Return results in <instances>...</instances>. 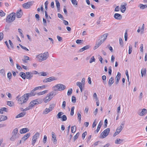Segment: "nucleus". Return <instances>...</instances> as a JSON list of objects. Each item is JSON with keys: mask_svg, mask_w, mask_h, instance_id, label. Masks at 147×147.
Masks as SVG:
<instances>
[{"mask_svg": "<svg viewBox=\"0 0 147 147\" xmlns=\"http://www.w3.org/2000/svg\"><path fill=\"white\" fill-rule=\"evenodd\" d=\"M49 56L48 52H46L40 54L36 56V58L38 59L39 62H42L46 60Z\"/></svg>", "mask_w": 147, "mask_h": 147, "instance_id": "obj_1", "label": "nucleus"}, {"mask_svg": "<svg viewBox=\"0 0 147 147\" xmlns=\"http://www.w3.org/2000/svg\"><path fill=\"white\" fill-rule=\"evenodd\" d=\"M18 130L17 128H16L13 129L12 132V136L10 139L11 141H14L19 138L20 134L19 133L18 134Z\"/></svg>", "mask_w": 147, "mask_h": 147, "instance_id": "obj_2", "label": "nucleus"}, {"mask_svg": "<svg viewBox=\"0 0 147 147\" xmlns=\"http://www.w3.org/2000/svg\"><path fill=\"white\" fill-rule=\"evenodd\" d=\"M16 13H12L8 16L6 18L5 21L8 23H11L14 21L16 17Z\"/></svg>", "mask_w": 147, "mask_h": 147, "instance_id": "obj_3", "label": "nucleus"}, {"mask_svg": "<svg viewBox=\"0 0 147 147\" xmlns=\"http://www.w3.org/2000/svg\"><path fill=\"white\" fill-rule=\"evenodd\" d=\"M66 88V86L62 84H58L53 87V89H55L57 91L64 90Z\"/></svg>", "mask_w": 147, "mask_h": 147, "instance_id": "obj_4", "label": "nucleus"}, {"mask_svg": "<svg viewBox=\"0 0 147 147\" xmlns=\"http://www.w3.org/2000/svg\"><path fill=\"white\" fill-rule=\"evenodd\" d=\"M28 100V98L24 96V95L20 97L18 100V102L20 104L22 105V104L26 102Z\"/></svg>", "mask_w": 147, "mask_h": 147, "instance_id": "obj_5", "label": "nucleus"}, {"mask_svg": "<svg viewBox=\"0 0 147 147\" xmlns=\"http://www.w3.org/2000/svg\"><path fill=\"white\" fill-rule=\"evenodd\" d=\"M110 131L109 128H108L105 130L101 134V138H105L108 134Z\"/></svg>", "mask_w": 147, "mask_h": 147, "instance_id": "obj_6", "label": "nucleus"}, {"mask_svg": "<svg viewBox=\"0 0 147 147\" xmlns=\"http://www.w3.org/2000/svg\"><path fill=\"white\" fill-rule=\"evenodd\" d=\"M40 136L38 132L36 133L33 136L32 141V144L34 146L36 142L37 139Z\"/></svg>", "mask_w": 147, "mask_h": 147, "instance_id": "obj_7", "label": "nucleus"}, {"mask_svg": "<svg viewBox=\"0 0 147 147\" xmlns=\"http://www.w3.org/2000/svg\"><path fill=\"white\" fill-rule=\"evenodd\" d=\"M33 2L32 1H29L24 3L22 5V6L24 8L26 9L29 8L33 4Z\"/></svg>", "mask_w": 147, "mask_h": 147, "instance_id": "obj_8", "label": "nucleus"}, {"mask_svg": "<svg viewBox=\"0 0 147 147\" xmlns=\"http://www.w3.org/2000/svg\"><path fill=\"white\" fill-rule=\"evenodd\" d=\"M36 94V92H34V91H33V90H32L30 92L24 94V96H25L28 99L29 97L34 96Z\"/></svg>", "mask_w": 147, "mask_h": 147, "instance_id": "obj_9", "label": "nucleus"}, {"mask_svg": "<svg viewBox=\"0 0 147 147\" xmlns=\"http://www.w3.org/2000/svg\"><path fill=\"white\" fill-rule=\"evenodd\" d=\"M55 78L54 77H50L48 78H45L43 80L44 83H47L48 82H51L52 81L55 80Z\"/></svg>", "mask_w": 147, "mask_h": 147, "instance_id": "obj_10", "label": "nucleus"}, {"mask_svg": "<svg viewBox=\"0 0 147 147\" xmlns=\"http://www.w3.org/2000/svg\"><path fill=\"white\" fill-rule=\"evenodd\" d=\"M53 98L50 96V94H48L46 96L45 98L43 99L44 102L46 103L49 101Z\"/></svg>", "mask_w": 147, "mask_h": 147, "instance_id": "obj_11", "label": "nucleus"}, {"mask_svg": "<svg viewBox=\"0 0 147 147\" xmlns=\"http://www.w3.org/2000/svg\"><path fill=\"white\" fill-rule=\"evenodd\" d=\"M23 12L21 9L17 10L16 12V17L18 18H20L23 15Z\"/></svg>", "mask_w": 147, "mask_h": 147, "instance_id": "obj_12", "label": "nucleus"}, {"mask_svg": "<svg viewBox=\"0 0 147 147\" xmlns=\"http://www.w3.org/2000/svg\"><path fill=\"white\" fill-rule=\"evenodd\" d=\"M53 90L49 93L50 96L53 98L57 94V91L55 89H53Z\"/></svg>", "mask_w": 147, "mask_h": 147, "instance_id": "obj_13", "label": "nucleus"}, {"mask_svg": "<svg viewBox=\"0 0 147 147\" xmlns=\"http://www.w3.org/2000/svg\"><path fill=\"white\" fill-rule=\"evenodd\" d=\"M147 113V110L145 109H142L141 112L138 113V114L140 116H142L145 115Z\"/></svg>", "mask_w": 147, "mask_h": 147, "instance_id": "obj_14", "label": "nucleus"}, {"mask_svg": "<svg viewBox=\"0 0 147 147\" xmlns=\"http://www.w3.org/2000/svg\"><path fill=\"white\" fill-rule=\"evenodd\" d=\"M33 76L32 72H26V78L29 80L31 79L32 77Z\"/></svg>", "mask_w": 147, "mask_h": 147, "instance_id": "obj_15", "label": "nucleus"}, {"mask_svg": "<svg viewBox=\"0 0 147 147\" xmlns=\"http://www.w3.org/2000/svg\"><path fill=\"white\" fill-rule=\"evenodd\" d=\"M114 17L115 19L118 20H120L122 18L121 15V14L117 13L115 14Z\"/></svg>", "mask_w": 147, "mask_h": 147, "instance_id": "obj_16", "label": "nucleus"}, {"mask_svg": "<svg viewBox=\"0 0 147 147\" xmlns=\"http://www.w3.org/2000/svg\"><path fill=\"white\" fill-rule=\"evenodd\" d=\"M30 135V133H28L26 134L22 138V140H23V142H24L29 137Z\"/></svg>", "mask_w": 147, "mask_h": 147, "instance_id": "obj_17", "label": "nucleus"}, {"mask_svg": "<svg viewBox=\"0 0 147 147\" xmlns=\"http://www.w3.org/2000/svg\"><path fill=\"white\" fill-rule=\"evenodd\" d=\"M29 131V129L27 128H22L20 130V133L21 134L25 133Z\"/></svg>", "mask_w": 147, "mask_h": 147, "instance_id": "obj_18", "label": "nucleus"}, {"mask_svg": "<svg viewBox=\"0 0 147 147\" xmlns=\"http://www.w3.org/2000/svg\"><path fill=\"white\" fill-rule=\"evenodd\" d=\"M108 35V34L106 33L101 36V40H102L103 42L106 40Z\"/></svg>", "mask_w": 147, "mask_h": 147, "instance_id": "obj_19", "label": "nucleus"}, {"mask_svg": "<svg viewBox=\"0 0 147 147\" xmlns=\"http://www.w3.org/2000/svg\"><path fill=\"white\" fill-rule=\"evenodd\" d=\"M124 141V139L117 138L115 141V143L116 144H119L121 143Z\"/></svg>", "mask_w": 147, "mask_h": 147, "instance_id": "obj_20", "label": "nucleus"}, {"mask_svg": "<svg viewBox=\"0 0 147 147\" xmlns=\"http://www.w3.org/2000/svg\"><path fill=\"white\" fill-rule=\"evenodd\" d=\"M114 79L113 77H111L109 80L108 82V85L109 86H111L114 82Z\"/></svg>", "mask_w": 147, "mask_h": 147, "instance_id": "obj_21", "label": "nucleus"}, {"mask_svg": "<svg viewBox=\"0 0 147 147\" xmlns=\"http://www.w3.org/2000/svg\"><path fill=\"white\" fill-rule=\"evenodd\" d=\"M90 47V45H86L80 49L79 50V51L80 52H82L86 50L89 49Z\"/></svg>", "mask_w": 147, "mask_h": 147, "instance_id": "obj_22", "label": "nucleus"}, {"mask_svg": "<svg viewBox=\"0 0 147 147\" xmlns=\"http://www.w3.org/2000/svg\"><path fill=\"white\" fill-rule=\"evenodd\" d=\"M52 138H53L52 140L54 142H57V140L56 139V136L55 135V133L53 132H52Z\"/></svg>", "mask_w": 147, "mask_h": 147, "instance_id": "obj_23", "label": "nucleus"}, {"mask_svg": "<svg viewBox=\"0 0 147 147\" xmlns=\"http://www.w3.org/2000/svg\"><path fill=\"white\" fill-rule=\"evenodd\" d=\"M7 119V116L1 115L0 116V122L6 120Z\"/></svg>", "mask_w": 147, "mask_h": 147, "instance_id": "obj_24", "label": "nucleus"}, {"mask_svg": "<svg viewBox=\"0 0 147 147\" xmlns=\"http://www.w3.org/2000/svg\"><path fill=\"white\" fill-rule=\"evenodd\" d=\"M56 3V5L57 8V11L58 12L59 11L60 9V4L58 1V0H55V1Z\"/></svg>", "mask_w": 147, "mask_h": 147, "instance_id": "obj_25", "label": "nucleus"}, {"mask_svg": "<svg viewBox=\"0 0 147 147\" xmlns=\"http://www.w3.org/2000/svg\"><path fill=\"white\" fill-rule=\"evenodd\" d=\"M103 43L102 40H100L99 42L97 44H96L95 46L94 47V49H95L97 48L101 44Z\"/></svg>", "mask_w": 147, "mask_h": 147, "instance_id": "obj_26", "label": "nucleus"}, {"mask_svg": "<svg viewBox=\"0 0 147 147\" xmlns=\"http://www.w3.org/2000/svg\"><path fill=\"white\" fill-rule=\"evenodd\" d=\"M25 115V112H22L18 115L16 116V118H18L23 117Z\"/></svg>", "mask_w": 147, "mask_h": 147, "instance_id": "obj_27", "label": "nucleus"}, {"mask_svg": "<svg viewBox=\"0 0 147 147\" xmlns=\"http://www.w3.org/2000/svg\"><path fill=\"white\" fill-rule=\"evenodd\" d=\"M120 10L121 11L122 13H124L126 10L125 5H121Z\"/></svg>", "mask_w": 147, "mask_h": 147, "instance_id": "obj_28", "label": "nucleus"}, {"mask_svg": "<svg viewBox=\"0 0 147 147\" xmlns=\"http://www.w3.org/2000/svg\"><path fill=\"white\" fill-rule=\"evenodd\" d=\"M139 7L140 9H143L147 7V5H143L141 4L140 5Z\"/></svg>", "mask_w": 147, "mask_h": 147, "instance_id": "obj_29", "label": "nucleus"}, {"mask_svg": "<svg viewBox=\"0 0 147 147\" xmlns=\"http://www.w3.org/2000/svg\"><path fill=\"white\" fill-rule=\"evenodd\" d=\"M55 106V105L54 104H52L50 105L49 107L48 108L50 111H51L54 108Z\"/></svg>", "mask_w": 147, "mask_h": 147, "instance_id": "obj_30", "label": "nucleus"}, {"mask_svg": "<svg viewBox=\"0 0 147 147\" xmlns=\"http://www.w3.org/2000/svg\"><path fill=\"white\" fill-rule=\"evenodd\" d=\"M63 114V113L62 112H60L58 113L57 115V119L61 118L62 116L61 115Z\"/></svg>", "mask_w": 147, "mask_h": 147, "instance_id": "obj_31", "label": "nucleus"}, {"mask_svg": "<svg viewBox=\"0 0 147 147\" xmlns=\"http://www.w3.org/2000/svg\"><path fill=\"white\" fill-rule=\"evenodd\" d=\"M146 72V69H142L141 71V74L142 77H143L144 74H145Z\"/></svg>", "mask_w": 147, "mask_h": 147, "instance_id": "obj_32", "label": "nucleus"}, {"mask_svg": "<svg viewBox=\"0 0 147 147\" xmlns=\"http://www.w3.org/2000/svg\"><path fill=\"white\" fill-rule=\"evenodd\" d=\"M20 75L23 79H25L26 77V75L24 73L21 72L20 73Z\"/></svg>", "mask_w": 147, "mask_h": 147, "instance_id": "obj_33", "label": "nucleus"}, {"mask_svg": "<svg viewBox=\"0 0 147 147\" xmlns=\"http://www.w3.org/2000/svg\"><path fill=\"white\" fill-rule=\"evenodd\" d=\"M76 42L78 44H82L84 43V40H77L76 41Z\"/></svg>", "mask_w": 147, "mask_h": 147, "instance_id": "obj_34", "label": "nucleus"}, {"mask_svg": "<svg viewBox=\"0 0 147 147\" xmlns=\"http://www.w3.org/2000/svg\"><path fill=\"white\" fill-rule=\"evenodd\" d=\"M76 128L75 126H73L71 127V131L72 133H74L76 131Z\"/></svg>", "mask_w": 147, "mask_h": 147, "instance_id": "obj_35", "label": "nucleus"}, {"mask_svg": "<svg viewBox=\"0 0 147 147\" xmlns=\"http://www.w3.org/2000/svg\"><path fill=\"white\" fill-rule=\"evenodd\" d=\"M121 77V74L119 72H118L117 73V76L115 78V80H119L120 79Z\"/></svg>", "mask_w": 147, "mask_h": 147, "instance_id": "obj_36", "label": "nucleus"}, {"mask_svg": "<svg viewBox=\"0 0 147 147\" xmlns=\"http://www.w3.org/2000/svg\"><path fill=\"white\" fill-rule=\"evenodd\" d=\"M50 112V111L48 108H46L45 109V110L43 111V113L44 114H46L48 113L49 112Z\"/></svg>", "mask_w": 147, "mask_h": 147, "instance_id": "obj_37", "label": "nucleus"}, {"mask_svg": "<svg viewBox=\"0 0 147 147\" xmlns=\"http://www.w3.org/2000/svg\"><path fill=\"white\" fill-rule=\"evenodd\" d=\"M80 135V133L79 132L77 133L75 135L74 137V142H75L76 140L77 139L78 136H79Z\"/></svg>", "mask_w": 147, "mask_h": 147, "instance_id": "obj_38", "label": "nucleus"}, {"mask_svg": "<svg viewBox=\"0 0 147 147\" xmlns=\"http://www.w3.org/2000/svg\"><path fill=\"white\" fill-rule=\"evenodd\" d=\"M87 91H85L84 93V96L83 97V98L85 100H86L87 99Z\"/></svg>", "mask_w": 147, "mask_h": 147, "instance_id": "obj_39", "label": "nucleus"}, {"mask_svg": "<svg viewBox=\"0 0 147 147\" xmlns=\"http://www.w3.org/2000/svg\"><path fill=\"white\" fill-rule=\"evenodd\" d=\"M0 72L3 76H5V71L4 69H1L0 71Z\"/></svg>", "mask_w": 147, "mask_h": 147, "instance_id": "obj_40", "label": "nucleus"}, {"mask_svg": "<svg viewBox=\"0 0 147 147\" xmlns=\"http://www.w3.org/2000/svg\"><path fill=\"white\" fill-rule=\"evenodd\" d=\"M119 42L120 45L121 47H123V41L121 38H119Z\"/></svg>", "mask_w": 147, "mask_h": 147, "instance_id": "obj_41", "label": "nucleus"}, {"mask_svg": "<svg viewBox=\"0 0 147 147\" xmlns=\"http://www.w3.org/2000/svg\"><path fill=\"white\" fill-rule=\"evenodd\" d=\"M61 118L62 119V121H65L67 119V117L65 115H63Z\"/></svg>", "mask_w": 147, "mask_h": 147, "instance_id": "obj_42", "label": "nucleus"}, {"mask_svg": "<svg viewBox=\"0 0 147 147\" xmlns=\"http://www.w3.org/2000/svg\"><path fill=\"white\" fill-rule=\"evenodd\" d=\"M5 13L2 10H0V16L3 17L5 16Z\"/></svg>", "mask_w": 147, "mask_h": 147, "instance_id": "obj_43", "label": "nucleus"}, {"mask_svg": "<svg viewBox=\"0 0 147 147\" xmlns=\"http://www.w3.org/2000/svg\"><path fill=\"white\" fill-rule=\"evenodd\" d=\"M72 92V88H70L69 90L67 92V95L68 96H69L71 94Z\"/></svg>", "mask_w": 147, "mask_h": 147, "instance_id": "obj_44", "label": "nucleus"}, {"mask_svg": "<svg viewBox=\"0 0 147 147\" xmlns=\"http://www.w3.org/2000/svg\"><path fill=\"white\" fill-rule=\"evenodd\" d=\"M95 61V59L94 57V56H92L90 59L89 62L90 63H92V62Z\"/></svg>", "mask_w": 147, "mask_h": 147, "instance_id": "obj_45", "label": "nucleus"}, {"mask_svg": "<svg viewBox=\"0 0 147 147\" xmlns=\"http://www.w3.org/2000/svg\"><path fill=\"white\" fill-rule=\"evenodd\" d=\"M35 104L32 101H31L29 104V106L30 107L31 109H32V107L35 105Z\"/></svg>", "mask_w": 147, "mask_h": 147, "instance_id": "obj_46", "label": "nucleus"}, {"mask_svg": "<svg viewBox=\"0 0 147 147\" xmlns=\"http://www.w3.org/2000/svg\"><path fill=\"white\" fill-rule=\"evenodd\" d=\"M13 102L10 101H8L7 105L10 107H12L13 105Z\"/></svg>", "mask_w": 147, "mask_h": 147, "instance_id": "obj_47", "label": "nucleus"}, {"mask_svg": "<svg viewBox=\"0 0 147 147\" xmlns=\"http://www.w3.org/2000/svg\"><path fill=\"white\" fill-rule=\"evenodd\" d=\"M71 2L72 4L74 5H78V2L76 1V0H71Z\"/></svg>", "mask_w": 147, "mask_h": 147, "instance_id": "obj_48", "label": "nucleus"}, {"mask_svg": "<svg viewBox=\"0 0 147 147\" xmlns=\"http://www.w3.org/2000/svg\"><path fill=\"white\" fill-rule=\"evenodd\" d=\"M39 73V74H40V76H47L46 73L42 71Z\"/></svg>", "mask_w": 147, "mask_h": 147, "instance_id": "obj_49", "label": "nucleus"}, {"mask_svg": "<svg viewBox=\"0 0 147 147\" xmlns=\"http://www.w3.org/2000/svg\"><path fill=\"white\" fill-rule=\"evenodd\" d=\"M74 107H71V112L70 113V115L71 116H73L74 114Z\"/></svg>", "mask_w": 147, "mask_h": 147, "instance_id": "obj_50", "label": "nucleus"}, {"mask_svg": "<svg viewBox=\"0 0 147 147\" xmlns=\"http://www.w3.org/2000/svg\"><path fill=\"white\" fill-rule=\"evenodd\" d=\"M39 101H40L39 99H36L32 101L35 104V105L40 103L39 102H38Z\"/></svg>", "mask_w": 147, "mask_h": 147, "instance_id": "obj_51", "label": "nucleus"}, {"mask_svg": "<svg viewBox=\"0 0 147 147\" xmlns=\"http://www.w3.org/2000/svg\"><path fill=\"white\" fill-rule=\"evenodd\" d=\"M77 115L78 116V119L79 121L80 122L81 120V115L79 113H77Z\"/></svg>", "mask_w": 147, "mask_h": 147, "instance_id": "obj_52", "label": "nucleus"}, {"mask_svg": "<svg viewBox=\"0 0 147 147\" xmlns=\"http://www.w3.org/2000/svg\"><path fill=\"white\" fill-rule=\"evenodd\" d=\"M19 45L22 49H24L26 51H29V50L26 47L23 46L22 45H20V44H19Z\"/></svg>", "mask_w": 147, "mask_h": 147, "instance_id": "obj_53", "label": "nucleus"}, {"mask_svg": "<svg viewBox=\"0 0 147 147\" xmlns=\"http://www.w3.org/2000/svg\"><path fill=\"white\" fill-rule=\"evenodd\" d=\"M12 74L10 72H8L7 74V77L9 79H10L11 78Z\"/></svg>", "mask_w": 147, "mask_h": 147, "instance_id": "obj_54", "label": "nucleus"}, {"mask_svg": "<svg viewBox=\"0 0 147 147\" xmlns=\"http://www.w3.org/2000/svg\"><path fill=\"white\" fill-rule=\"evenodd\" d=\"M107 47L108 48L111 52H112L113 51V50L112 48V47L110 46V45H108Z\"/></svg>", "mask_w": 147, "mask_h": 147, "instance_id": "obj_55", "label": "nucleus"}, {"mask_svg": "<svg viewBox=\"0 0 147 147\" xmlns=\"http://www.w3.org/2000/svg\"><path fill=\"white\" fill-rule=\"evenodd\" d=\"M9 44H10L11 48H12V49H13V48H14L13 45V43L10 40H9Z\"/></svg>", "mask_w": 147, "mask_h": 147, "instance_id": "obj_56", "label": "nucleus"}, {"mask_svg": "<svg viewBox=\"0 0 147 147\" xmlns=\"http://www.w3.org/2000/svg\"><path fill=\"white\" fill-rule=\"evenodd\" d=\"M132 46L130 45V46H129V52L128 53L129 54H130L132 52Z\"/></svg>", "mask_w": 147, "mask_h": 147, "instance_id": "obj_57", "label": "nucleus"}, {"mask_svg": "<svg viewBox=\"0 0 147 147\" xmlns=\"http://www.w3.org/2000/svg\"><path fill=\"white\" fill-rule=\"evenodd\" d=\"M76 98L74 96H72V102L73 103H75L76 101Z\"/></svg>", "mask_w": 147, "mask_h": 147, "instance_id": "obj_58", "label": "nucleus"}, {"mask_svg": "<svg viewBox=\"0 0 147 147\" xmlns=\"http://www.w3.org/2000/svg\"><path fill=\"white\" fill-rule=\"evenodd\" d=\"M3 38V34L2 32H0V41Z\"/></svg>", "mask_w": 147, "mask_h": 147, "instance_id": "obj_59", "label": "nucleus"}, {"mask_svg": "<svg viewBox=\"0 0 147 147\" xmlns=\"http://www.w3.org/2000/svg\"><path fill=\"white\" fill-rule=\"evenodd\" d=\"M124 38L125 40L127 41V33L126 31L125 33Z\"/></svg>", "mask_w": 147, "mask_h": 147, "instance_id": "obj_60", "label": "nucleus"}, {"mask_svg": "<svg viewBox=\"0 0 147 147\" xmlns=\"http://www.w3.org/2000/svg\"><path fill=\"white\" fill-rule=\"evenodd\" d=\"M47 140V137L45 135L44 136V138L43 139V142L44 143H46Z\"/></svg>", "mask_w": 147, "mask_h": 147, "instance_id": "obj_61", "label": "nucleus"}, {"mask_svg": "<svg viewBox=\"0 0 147 147\" xmlns=\"http://www.w3.org/2000/svg\"><path fill=\"white\" fill-rule=\"evenodd\" d=\"M87 134V132L86 131H85L82 134V138L83 139H84L85 138L86 135Z\"/></svg>", "mask_w": 147, "mask_h": 147, "instance_id": "obj_62", "label": "nucleus"}, {"mask_svg": "<svg viewBox=\"0 0 147 147\" xmlns=\"http://www.w3.org/2000/svg\"><path fill=\"white\" fill-rule=\"evenodd\" d=\"M82 84L81 82H77L76 83V85L77 86H78L80 88V87H82Z\"/></svg>", "mask_w": 147, "mask_h": 147, "instance_id": "obj_63", "label": "nucleus"}, {"mask_svg": "<svg viewBox=\"0 0 147 147\" xmlns=\"http://www.w3.org/2000/svg\"><path fill=\"white\" fill-rule=\"evenodd\" d=\"M105 125H104V127L106 128L107 127V124L108 123H107V119H105L104 121Z\"/></svg>", "mask_w": 147, "mask_h": 147, "instance_id": "obj_64", "label": "nucleus"}]
</instances>
